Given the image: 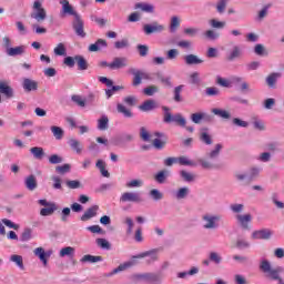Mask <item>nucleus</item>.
<instances>
[{"label": "nucleus", "instance_id": "nucleus-1", "mask_svg": "<svg viewBox=\"0 0 284 284\" xmlns=\"http://www.w3.org/2000/svg\"><path fill=\"white\" fill-rule=\"evenodd\" d=\"M136 258H146V265H152V263H156V261H159V250L153 248L132 256L131 261L120 264L116 268L109 273V276H114V274H119V272H125V270H129V267L136 265V263H139L136 262Z\"/></svg>", "mask_w": 284, "mask_h": 284}, {"label": "nucleus", "instance_id": "nucleus-2", "mask_svg": "<svg viewBox=\"0 0 284 284\" xmlns=\"http://www.w3.org/2000/svg\"><path fill=\"white\" fill-rule=\"evenodd\" d=\"M260 270L263 274H266V277L271 278V281H277V284H284V280L281 277V274L284 272L283 266L272 268V263H270V261L262 260L260 263Z\"/></svg>", "mask_w": 284, "mask_h": 284}, {"label": "nucleus", "instance_id": "nucleus-3", "mask_svg": "<svg viewBox=\"0 0 284 284\" xmlns=\"http://www.w3.org/2000/svg\"><path fill=\"white\" fill-rule=\"evenodd\" d=\"M221 215L214 213H205L202 215L203 230H219L221 227Z\"/></svg>", "mask_w": 284, "mask_h": 284}, {"label": "nucleus", "instance_id": "nucleus-4", "mask_svg": "<svg viewBox=\"0 0 284 284\" xmlns=\"http://www.w3.org/2000/svg\"><path fill=\"white\" fill-rule=\"evenodd\" d=\"M162 110L164 112V123H176V125H180V128H185L187 121L185 120V118H183L181 113L172 115V113L170 112V108L168 106H162Z\"/></svg>", "mask_w": 284, "mask_h": 284}, {"label": "nucleus", "instance_id": "nucleus-5", "mask_svg": "<svg viewBox=\"0 0 284 284\" xmlns=\"http://www.w3.org/2000/svg\"><path fill=\"white\" fill-rule=\"evenodd\" d=\"M133 280L151 284H161V275L156 273H138L133 275Z\"/></svg>", "mask_w": 284, "mask_h": 284}, {"label": "nucleus", "instance_id": "nucleus-6", "mask_svg": "<svg viewBox=\"0 0 284 284\" xmlns=\"http://www.w3.org/2000/svg\"><path fill=\"white\" fill-rule=\"evenodd\" d=\"M33 9L36 10V12L31 13V19H36L38 23H43V21H45V19L48 18L45 9L41 7V3L39 1H34Z\"/></svg>", "mask_w": 284, "mask_h": 284}, {"label": "nucleus", "instance_id": "nucleus-7", "mask_svg": "<svg viewBox=\"0 0 284 284\" xmlns=\"http://www.w3.org/2000/svg\"><path fill=\"white\" fill-rule=\"evenodd\" d=\"M164 30L165 26L156 21L143 26L144 34H161V32H163Z\"/></svg>", "mask_w": 284, "mask_h": 284}, {"label": "nucleus", "instance_id": "nucleus-8", "mask_svg": "<svg viewBox=\"0 0 284 284\" xmlns=\"http://www.w3.org/2000/svg\"><path fill=\"white\" fill-rule=\"evenodd\" d=\"M121 203H143V197L139 192H124L120 197Z\"/></svg>", "mask_w": 284, "mask_h": 284}, {"label": "nucleus", "instance_id": "nucleus-9", "mask_svg": "<svg viewBox=\"0 0 284 284\" xmlns=\"http://www.w3.org/2000/svg\"><path fill=\"white\" fill-rule=\"evenodd\" d=\"M235 219L242 230H250V224L252 223V214H237Z\"/></svg>", "mask_w": 284, "mask_h": 284}, {"label": "nucleus", "instance_id": "nucleus-10", "mask_svg": "<svg viewBox=\"0 0 284 284\" xmlns=\"http://www.w3.org/2000/svg\"><path fill=\"white\" fill-rule=\"evenodd\" d=\"M273 235L274 232L270 229H262L252 233L253 239L262 241H268V239H272Z\"/></svg>", "mask_w": 284, "mask_h": 284}, {"label": "nucleus", "instance_id": "nucleus-11", "mask_svg": "<svg viewBox=\"0 0 284 284\" xmlns=\"http://www.w3.org/2000/svg\"><path fill=\"white\" fill-rule=\"evenodd\" d=\"M73 30H75V34H78V37L85 39V31L83 30V20L81 19V16H75Z\"/></svg>", "mask_w": 284, "mask_h": 284}, {"label": "nucleus", "instance_id": "nucleus-12", "mask_svg": "<svg viewBox=\"0 0 284 284\" xmlns=\"http://www.w3.org/2000/svg\"><path fill=\"white\" fill-rule=\"evenodd\" d=\"M62 10H61V17H65V14H70L71 17H79V14L74 11V8L70 6V1L68 0H62L61 2Z\"/></svg>", "mask_w": 284, "mask_h": 284}, {"label": "nucleus", "instance_id": "nucleus-13", "mask_svg": "<svg viewBox=\"0 0 284 284\" xmlns=\"http://www.w3.org/2000/svg\"><path fill=\"white\" fill-rule=\"evenodd\" d=\"M241 57H243V50H241V47L234 45L226 54V60L236 61V59H241Z\"/></svg>", "mask_w": 284, "mask_h": 284}, {"label": "nucleus", "instance_id": "nucleus-14", "mask_svg": "<svg viewBox=\"0 0 284 284\" xmlns=\"http://www.w3.org/2000/svg\"><path fill=\"white\" fill-rule=\"evenodd\" d=\"M200 141L201 143H204V145H212V143H214V140H212V135L210 134L209 128L201 129Z\"/></svg>", "mask_w": 284, "mask_h": 284}, {"label": "nucleus", "instance_id": "nucleus-15", "mask_svg": "<svg viewBox=\"0 0 284 284\" xmlns=\"http://www.w3.org/2000/svg\"><path fill=\"white\" fill-rule=\"evenodd\" d=\"M159 108V103H156L153 99L144 101L140 106L139 110L141 112H152V110H156Z\"/></svg>", "mask_w": 284, "mask_h": 284}, {"label": "nucleus", "instance_id": "nucleus-16", "mask_svg": "<svg viewBox=\"0 0 284 284\" xmlns=\"http://www.w3.org/2000/svg\"><path fill=\"white\" fill-rule=\"evenodd\" d=\"M22 88L26 92H32L39 90V82L26 78L22 83Z\"/></svg>", "mask_w": 284, "mask_h": 284}, {"label": "nucleus", "instance_id": "nucleus-17", "mask_svg": "<svg viewBox=\"0 0 284 284\" xmlns=\"http://www.w3.org/2000/svg\"><path fill=\"white\" fill-rule=\"evenodd\" d=\"M281 77H283V74L281 72L270 73L265 80L268 88H271V89L276 88V83H277L278 79H281Z\"/></svg>", "mask_w": 284, "mask_h": 284}, {"label": "nucleus", "instance_id": "nucleus-18", "mask_svg": "<svg viewBox=\"0 0 284 284\" xmlns=\"http://www.w3.org/2000/svg\"><path fill=\"white\" fill-rule=\"evenodd\" d=\"M125 65H128V59L125 58H114V60L109 63L111 70H121V68H125Z\"/></svg>", "mask_w": 284, "mask_h": 284}, {"label": "nucleus", "instance_id": "nucleus-19", "mask_svg": "<svg viewBox=\"0 0 284 284\" xmlns=\"http://www.w3.org/2000/svg\"><path fill=\"white\" fill-rule=\"evenodd\" d=\"M211 112L212 114H214L215 116H219L220 119H223L224 121H230V119H232V113H230V111L224 109L214 108L212 109Z\"/></svg>", "mask_w": 284, "mask_h": 284}, {"label": "nucleus", "instance_id": "nucleus-20", "mask_svg": "<svg viewBox=\"0 0 284 284\" xmlns=\"http://www.w3.org/2000/svg\"><path fill=\"white\" fill-rule=\"evenodd\" d=\"M99 212V206L93 205L91 207H89L84 214L81 216V221L85 222V221H90V219H94V216H97Z\"/></svg>", "mask_w": 284, "mask_h": 284}, {"label": "nucleus", "instance_id": "nucleus-21", "mask_svg": "<svg viewBox=\"0 0 284 284\" xmlns=\"http://www.w3.org/2000/svg\"><path fill=\"white\" fill-rule=\"evenodd\" d=\"M190 196V187L182 186L174 192V197L178 201H183Z\"/></svg>", "mask_w": 284, "mask_h": 284}, {"label": "nucleus", "instance_id": "nucleus-22", "mask_svg": "<svg viewBox=\"0 0 284 284\" xmlns=\"http://www.w3.org/2000/svg\"><path fill=\"white\" fill-rule=\"evenodd\" d=\"M135 10H141V12H146L148 14H154V6L146 2L135 3Z\"/></svg>", "mask_w": 284, "mask_h": 284}, {"label": "nucleus", "instance_id": "nucleus-23", "mask_svg": "<svg viewBox=\"0 0 284 284\" xmlns=\"http://www.w3.org/2000/svg\"><path fill=\"white\" fill-rule=\"evenodd\" d=\"M7 54L8 57H21V54H26V45L8 48Z\"/></svg>", "mask_w": 284, "mask_h": 284}, {"label": "nucleus", "instance_id": "nucleus-24", "mask_svg": "<svg viewBox=\"0 0 284 284\" xmlns=\"http://www.w3.org/2000/svg\"><path fill=\"white\" fill-rule=\"evenodd\" d=\"M203 119H205V121H210L212 119V116L207 115V113H203V112H199V113H193L191 114V121L193 123H201V121H203Z\"/></svg>", "mask_w": 284, "mask_h": 284}, {"label": "nucleus", "instance_id": "nucleus-25", "mask_svg": "<svg viewBox=\"0 0 284 284\" xmlns=\"http://www.w3.org/2000/svg\"><path fill=\"white\" fill-rule=\"evenodd\" d=\"M184 61H185L186 65H200V63H203V60L194 54L185 55Z\"/></svg>", "mask_w": 284, "mask_h": 284}, {"label": "nucleus", "instance_id": "nucleus-26", "mask_svg": "<svg viewBox=\"0 0 284 284\" xmlns=\"http://www.w3.org/2000/svg\"><path fill=\"white\" fill-rule=\"evenodd\" d=\"M179 28H181V18H179V16H173L171 18L169 30L172 34H174V32H176Z\"/></svg>", "mask_w": 284, "mask_h": 284}, {"label": "nucleus", "instance_id": "nucleus-27", "mask_svg": "<svg viewBox=\"0 0 284 284\" xmlns=\"http://www.w3.org/2000/svg\"><path fill=\"white\" fill-rule=\"evenodd\" d=\"M30 153L33 155L34 159L38 161L43 160V156H45V151L41 146H33L30 149Z\"/></svg>", "mask_w": 284, "mask_h": 284}, {"label": "nucleus", "instance_id": "nucleus-28", "mask_svg": "<svg viewBox=\"0 0 284 284\" xmlns=\"http://www.w3.org/2000/svg\"><path fill=\"white\" fill-rule=\"evenodd\" d=\"M123 90V85H114L112 80H108V98L113 97L115 92Z\"/></svg>", "mask_w": 284, "mask_h": 284}, {"label": "nucleus", "instance_id": "nucleus-29", "mask_svg": "<svg viewBox=\"0 0 284 284\" xmlns=\"http://www.w3.org/2000/svg\"><path fill=\"white\" fill-rule=\"evenodd\" d=\"M24 185L27 187V190H30V192H33V190H37V176L34 175H29L26 181H24Z\"/></svg>", "mask_w": 284, "mask_h": 284}, {"label": "nucleus", "instance_id": "nucleus-30", "mask_svg": "<svg viewBox=\"0 0 284 284\" xmlns=\"http://www.w3.org/2000/svg\"><path fill=\"white\" fill-rule=\"evenodd\" d=\"M81 263H101V261H103V256L100 255H90L87 254L84 256H82V258L80 260Z\"/></svg>", "mask_w": 284, "mask_h": 284}, {"label": "nucleus", "instance_id": "nucleus-31", "mask_svg": "<svg viewBox=\"0 0 284 284\" xmlns=\"http://www.w3.org/2000/svg\"><path fill=\"white\" fill-rule=\"evenodd\" d=\"M108 42L103 39H99L95 43L89 45V52H99L101 48H105Z\"/></svg>", "mask_w": 284, "mask_h": 284}, {"label": "nucleus", "instance_id": "nucleus-32", "mask_svg": "<svg viewBox=\"0 0 284 284\" xmlns=\"http://www.w3.org/2000/svg\"><path fill=\"white\" fill-rule=\"evenodd\" d=\"M209 261L214 263V265H221L223 263V256H221V253L212 251L209 253Z\"/></svg>", "mask_w": 284, "mask_h": 284}, {"label": "nucleus", "instance_id": "nucleus-33", "mask_svg": "<svg viewBox=\"0 0 284 284\" xmlns=\"http://www.w3.org/2000/svg\"><path fill=\"white\" fill-rule=\"evenodd\" d=\"M199 266H192L189 271L178 273V278H187V276H196Z\"/></svg>", "mask_w": 284, "mask_h": 284}, {"label": "nucleus", "instance_id": "nucleus-34", "mask_svg": "<svg viewBox=\"0 0 284 284\" xmlns=\"http://www.w3.org/2000/svg\"><path fill=\"white\" fill-rule=\"evenodd\" d=\"M168 176H170V171L163 170V171L158 172L155 174L154 179H155L156 183H160V185H163V183H165V181H168Z\"/></svg>", "mask_w": 284, "mask_h": 284}, {"label": "nucleus", "instance_id": "nucleus-35", "mask_svg": "<svg viewBox=\"0 0 284 284\" xmlns=\"http://www.w3.org/2000/svg\"><path fill=\"white\" fill-rule=\"evenodd\" d=\"M69 145L70 148L77 152V154H81V152H83V148L81 146V142L77 139H70L69 140Z\"/></svg>", "mask_w": 284, "mask_h": 284}, {"label": "nucleus", "instance_id": "nucleus-36", "mask_svg": "<svg viewBox=\"0 0 284 284\" xmlns=\"http://www.w3.org/2000/svg\"><path fill=\"white\" fill-rule=\"evenodd\" d=\"M180 176L183 181H185V183H192L193 181H196V175L185 170L180 171Z\"/></svg>", "mask_w": 284, "mask_h": 284}, {"label": "nucleus", "instance_id": "nucleus-37", "mask_svg": "<svg viewBox=\"0 0 284 284\" xmlns=\"http://www.w3.org/2000/svg\"><path fill=\"white\" fill-rule=\"evenodd\" d=\"M183 88H185V85L183 84H180L174 88L173 100L175 101V103H181V101H183V98L181 97V93L183 92Z\"/></svg>", "mask_w": 284, "mask_h": 284}, {"label": "nucleus", "instance_id": "nucleus-38", "mask_svg": "<svg viewBox=\"0 0 284 284\" xmlns=\"http://www.w3.org/2000/svg\"><path fill=\"white\" fill-rule=\"evenodd\" d=\"M57 212V204H51L50 206H47L44 209L40 210L41 216H52Z\"/></svg>", "mask_w": 284, "mask_h": 284}, {"label": "nucleus", "instance_id": "nucleus-39", "mask_svg": "<svg viewBox=\"0 0 284 284\" xmlns=\"http://www.w3.org/2000/svg\"><path fill=\"white\" fill-rule=\"evenodd\" d=\"M149 196L155 202L163 201V192L159 191V189L151 190Z\"/></svg>", "mask_w": 284, "mask_h": 284}, {"label": "nucleus", "instance_id": "nucleus-40", "mask_svg": "<svg viewBox=\"0 0 284 284\" xmlns=\"http://www.w3.org/2000/svg\"><path fill=\"white\" fill-rule=\"evenodd\" d=\"M10 261H11V263H16V265L20 270H26V266L23 265V256L13 254L10 256Z\"/></svg>", "mask_w": 284, "mask_h": 284}, {"label": "nucleus", "instance_id": "nucleus-41", "mask_svg": "<svg viewBox=\"0 0 284 284\" xmlns=\"http://www.w3.org/2000/svg\"><path fill=\"white\" fill-rule=\"evenodd\" d=\"M131 74H133V85H141V81H143V78L141 75V71L136 69H131L130 70Z\"/></svg>", "mask_w": 284, "mask_h": 284}, {"label": "nucleus", "instance_id": "nucleus-42", "mask_svg": "<svg viewBox=\"0 0 284 284\" xmlns=\"http://www.w3.org/2000/svg\"><path fill=\"white\" fill-rule=\"evenodd\" d=\"M33 253L43 262V265H48V258L45 257V250L43 247H37Z\"/></svg>", "mask_w": 284, "mask_h": 284}, {"label": "nucleus", "instance_id": "nucleus-43", "mask_svg": "<svg viewBox=\"0 0 284 284\" xmlns=\"http://www.w3.org/2000/svg\"><path fill=\"white\" fill-rule=\"evenodd\" d=\"M123 223L126 225V235L130 236L134 231V220L132 217H125Z\"/></svg>", "mask_w": 284, "mask_h": 284}, {"label": "nucleus", "instance_id": "nucleus-44", "mask_svg": "<svg viewBox=\"0 0 284 284\" xmlns=\"http://www.w3.org/2000/svg\"><path fill=\"white\" fill-rule=\"evenodd\" d=\"M118 112L120 114H123L125 119H132L133 116L132 111H130V109H126L123 104H118Z\"/></svg>", "mask_w": 284, "mask_h": 284}, {"label": "nucleus", "instance_id": "nucleus-45", "mask_svg": "<svg viewBox=\"0 0 284 284\" xmlns=\"http://www.w3.org/2000/svg\"><path fill=\"white\" fill-rule=\"evenodd\" d=\"M75 63L79 70H88V61L82 55H75Z\"/></svg>", "mask_w": 284, "mask_h": 284}, {"label": "nucleus", "instance_id": "nucleus-46", "mask_svg": "<svg viewBox=\"0 0 284 284\" xmlns=\"http://www.w3.org/2000/svg\"><path fill=\"white\" fill-rule=\"evenodd\" d=\"M60 256H61V258H63L65 256H74V247L65 246V247L61 248Z\"/></svg>", "mask_w": 284, "mask_h": 284}, {"label": "nucleus", "instance_id": "nucleus-47", "mask_svg": "<svg viewBox=\"0 0 284 284\" xmlns=\"http://www.w3.org/2000/svg\"><path fill=\"white\" fill-rule=\"evenodd\" d=\"M232 123L233 125H235L236 128H250V122L242 120L240 118H233L232 119Z\"/></svg>", "mask_w": 284, "mask_h": 284}, {"label": "nucleus", "instance_id": "nucleus-48", "mask_svg": "<svg viewBox=\"0 0 284 284\" xmlns=\"http://www.w3.org/2000/svg\"><path fill=\"white\" fill-rule=\"evenodd\" d=\"M51 132L58 141L63 139V129H61V126H51Z\"/></svg>", "mask_w": 284, "mask_h": 284}, {"label": "nucleus", "instance_id": "nucleus-49", "mask_svg": "<svg viewBox=\"0 0 284 284\" xmlns=\"http://www.w3.org/2000/svg\"><path fill=\"white\" fill-rule=\"evenodd\" d=\"M126 187L134 189V187H143V180L135 179L126 182Z\"/></svg>", "mask_w": 284, "mask_h": 284}, {"label": "nucleus", "instance_id": "nucleus-50", "mask_svg": "<svg viewBox=\"0 0 284 284\" xmlns=\"http://www.w3.org/2000/svg\"><path fill=\"white\" fill-rule=\"evenodd\" d=\"M221 150H223V145L222 144H216L214 150H212L209 153V158L210 159H219V154H221Z\"/></svg>", "mask_w": 284, "mask_h": 284}, {"label": "nucleus", "instance_id": "nucleus-51", "mask_svg": "<svg viewBox=\"0 0 284 284\" xmlns=\"http://www.w3.org/2000/svg\"><path fill=\"white\" fill-rule=\"evenodd\" d=\"M53 52L57 57H65V44L59 43L54 49Z\"/></svg>", "mask_w": 284, "mask_h": 284}, {"label": "nucleus", "instance_id": "nucleus-52", "mask_svg": "<svg viewBox=\"0 0 284 284\" xmlns=\"http://www.w3.org/2000/svg\"><path fill=\"white\" fill-rule=\"evenodd\" d=\"M257 161L261 163H270L272 161V153L271 152H263L258 155Z\"/></svg>", "mask_w": 284, "mask_h": 284}, {"label": "nucleus", "instance_id": "nucleus-53", "mask_svg": "<svg viewBox=\"0 0 284 284\" xmlns=\"http://www.w3.org/2000/svg\"><path fill=\"white\" fill-rule=\"evenodd\" d=\"M95 166L100 170L102 176L108 178V170H105V162L103 160H98Z\"/></svg>", "mask_w": 284, "mask_h": 284}, {"label": "nucleus", "instance_id": "nucleus-54", "mask_svg": "<svg viewBox=\"0 0 284 284\" xmlns=\"http://www.w3.org/2000/svg\"><path fill=\"white\" fill-rule=\"evenodd\" d=\"M206 97H219L221 94V91L219 88L215 87H209L205 89Z\"/></svg>", "mask_w": 284, "mask_h": 284}, {"label": "nucleus", "instance_id": "nucleus-55", "mask_svg": "<svg viewBox=\"0 0 284 284\" xmlns=\"http://www.w3.org/2000/svg\"><path fill=\"white\" fill-rule=\"evenodd\" d=\"M216 12H219V14H223V12H225V9L227 8V0H220L216 3Z\"/></svg>", "mask_w": 284, "mask_h": 284}, {"label": "nucleus", "instance_id": "nucleus-56", "mask_svg": "<svg viewBox=\"0 0 284 284\" xmlns=\"http://www.w3.org/2000/svg\"><path fill=\"white\" fill-rule=\"evenodd\" d=\"M211 28H215L217 30H223L225 28V21H219L216 19L210 20Z\"/></svg>", "mask_w": 284, "mask_h": 284}, {"label": "nucleus", "instance_id": "nucleus-57", "mask_svg": "<svg viewBox=\"0 0 284 284\" xmlns=\"http://www.w3.org/2000/svg\"><path fill=\"white\" fill-rule=\"evenodd\" d=\"M71 168L72 166L70 164L59 165L55 168V172L58 174H68V172H70Z\"/></svg>", "mask_w": 284, "mask_h": 284}, {"label": "nucleus", "instance_id": "nucleus-58", "mask_svg": "<svg viewBox=\"0 0 284 284\" xmlns=\"http://www.w3.org/2000/svg\"><path fill=\"white\" fill-rule=\"evenodd\" d=\"M183 34L186 37H196L199 34V28L190 27L183 30Z\"/></svg>", "mask_w": 284, "mask_h": 284}, {"label": "nucleus", "instance_id": "nucleus-59", "mask_svg": "<svg viewBox=\"0 0 284 284\" xmlns=\"http://www.w3.org/2000/svg\"><path fill=\"white\" fill-rule=\"evenodd\" d=\"M71 101L79 105L80 108H85V99H82L81 95H72Z\"/></svg>", "mask_w": 284, "mask_h": 284}, {"label": "nucleus", "instance_id": "nucleus-60", "mask_svg": "<svg viewBox=\"0 0 284 284\" xmlns=\"http://www.w3.org/2000/svg\"><path fill=\"white\" fill-rule=\"evenodd\" d=\"M156 92H159V88H158V87H154V85L144 88V90H143V93H144L146 97H154V94H156Z\"/></svg>", "mask_w": 284, "mask_h": 284}, {"label": "nucleus", "instance_id": "nucleus-61", "mask_svg": "<svg viewBox=\"0 0 284 284\" xmlns=\"http://www.w3.org/2000/svg\"><path fill=\"white\" fill-rule=\"evenodd\" d=\"M230 210L233 212V214H241L243 210H245V205L243 204H231Z\"/></svg>", "mask_w": 284, "mask_h": 284}, {"label": "nucleus", "instance_id": "nucleus-62", "mask_svg": "<svg viewBox=\"0 0 284 284\" xmlns=\"http://www.w3.org/2000/svg\"><path fill=\"white\" fill-rule=\"evenodd\" d=\"M140 139L145 142L150 141V132H148V129H145V126L140 128Z\"/></svg>", "mask_w": 284, "mask_h": 284}, {"label": "nucleus", "instance_id": "nucleus-63", "mask_svg": "<svg viewBox=\"0 0 284 284\" xmlns=\"http://www.w3.org/2000/svg\"><path fill=\"white\" fill-rule=\"evenodd\" d=\"M250 246L251 244L247 240L240 239L236 242V247H239V250H247Z\"/></svg>", "mask_w": 284, "mask_h": 284}, {"label": "nucleus", "instance_id": "nucleus-64", "mask_svg": "<svg viewBox=\"0 0 284 284\" xmlns=\"http://www.w3.org/2000/svg\"><path fill=\"white\" fill-rule=\"evenodd\" d=\"M178 163H180V165H189V166H193L194 163L187 159V156H180L178 158Z\"/></svg>", "mask_w": 284, "mask_h": 284}]
</instances>
